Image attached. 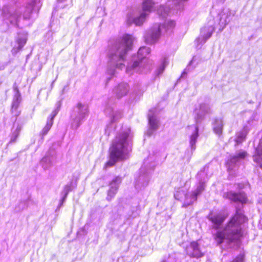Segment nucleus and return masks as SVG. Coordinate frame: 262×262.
<instances>
[{"mask_svg": "<svg viewBox=\"0 0 262 262\" xmlns=\"http://www.w3.org/2000/svg\"><path fill=\"white\" fill-rule=\"evenodd\" d=\"M134 37L128 34L117 40L113 45L109 52V61L107 70L110 75H114L116 70H122L124 67L123 63L125 54L131 49Z\"/></svg>", "mask_w": 262, "mask_h": 262, "instance_id": "f257e3e1", "label": "nucleus"}, {"mask_svg": "<svg viewBox=\"0 0 262 262\" xmlns=\"http://www.w3.org/2000/svg\"><path fill=\"white\" fill-rule=\"evenodd\" d=\"M132 138L129 128H125L116 136L110 148V160L106 163V167L113 166L118 161L127 158L132 149Z\"/></svg>", "mask_w": 262, "mask_h": 262, "instance_id": "f03ea898", "label": "nucleus"}, {"mask_svg": "<svg viewBox=\"0 0 262 262\" xmlns=\"http://www.w3.org/2000/svg\"><path fill=\"white\" fill-rule=\"evenodd\" d=\"M246 221L247 218L242 211L237 210L236 214L229 222L225 228L216 233L215 240L217 244H229L238 241L242 235L241 225Z\"/></svg>", "mask_w": 262, "mask_h": 262, "instance_id": "7ed1b4c3", "label": "nucleus"}, {"mask_svg": "<svg viewBox=\"0 0 262 262\" xmlns=\"http://www.w3.org/2000/svg\"><path fill=\"white\" fill-rule=\"evenodd\" d=\"M41 6L40 0H33L28 3L26 6L17 9L8 6H4L2 14L6 20L12 25L19 27L21 20V15L24 20L31 18L33 11H38Z\"/></svg>", "mask_w": 262, "mask_h": 262, "instance_id": "20e7f679", "label": "nucleus"}, {"mask_svg": "<svg viewBox=\"0 0 262 262\" xmlns=\"http://www.w3.org/2000/svg\"><path fill=\"white\" fill-rule=\"evenodd\" d=\"M155 5L153 0H143L141 10L132 9L126 15V23L130 25L133 24L141 26L145 21L146 18L152 11Z\"/></svg>", "mask_w": 262, "mask_h": 262, "instance_id": "39448f33", "label": "nucleus"}, {"mask_svg": "<svg viewBox=\"0 0 262 262\" xmlns=\"http://www.w3.org/2000/svg\"><path fill=\"white\" fill-rule=\"evenodd\" d=\"M208 167H205L201 170L197 175L198 179L200 182L196 186V188L191 192L186 193L185 196L182 201V207L186 208L189 206L192 205L197 200V197L205 189V178L206 177V170H208Z\"/></svg>", "mask_w": 262, "mask_h": 262, "instance_id": "423d86ee", "label": "nucleus"}, {"mask_svg": "<svg viewBox=\"0 0 262 262\" xmlns=\"http://www.w3.org/2000/svg\"><path fill=\"white\" fill-rule=\"evenodd\" d=\"M150 52V50L148 47H141L138 52V57L140 62L135 61L133 63L128 65L126 69V73L129 75H132L134 72H144V70L146 68L144 67V63L146 61L145 58Z\"/></svg>", "mask_w": 262, "mask_h": 262, "instance_id": "0eeeda50", "label": "nucleus"}, {"mask_svg": "<svg viewBox=\"0 0 262 262\" xmlns=\"http://www.w3.org/2000/svg\"><path fill=\"white\" fill-rule=\"evenodd\" d=\"M176 23L173 20H167L162 26L155 24L145 35V41L148 43H153L159 38L163 29L166 31L173 28Z\"/></svg>", "mask_w": 262, "mask_h": 262, "instance_id": "6e6552de", "label": "nucleus"}, {"mask_svg": "<svg viewBox=\"0 0 262 262\" xmlns=\"http://www.w3.org/2000/svg\"><path fill=\"white\" fill-rule=\"evenodd\" d=\"M89 109L87 105L78 103L74 108L71 115V126L73 129H77L83 120L88 116Z\"/></svg>", "mask_w": 262, "mask_h": 262, "instance_id": "1a4fd4ad", "label": "nucleus"}, {"mask_svg": "<svg viewBox=\"0 0 262 262\" xmlns=\"http://www.w3.org/2000/svg\"><path fill=\"white\" fill-rule=\"evenodd\" d=\"M148 160H145L143 165L140 169V172L142 173L139 178L138 185L141 184L144 187L147 185L149 181V170L153 169L155 167L154 163L149 164Z\"/></svg>", "mask_w": 262, "mask_h": 262, "instance_id": "9d476101", "label": "nucleus"}, {"mask_svg": "<svg viewBox=\"0 0 262 262\" xmlns=\"http://www.w3.org/2000/svg\"><path fill=\"white\" fill-rule=\"evenodd\" d=\"M211 112L209 105L206 103L200 104L196 107L194 111V119L196 123H201L205 118V116Z\"/></svg>", "mask_w": 262, "mask_h": 262, "instance_id": "9b49d317", "label": "nucleus"}, {"mask_svg": "<svg viewBox=\"0 0 262 262\" xmlns=\"http://www.w3.org/2000/svg\"><path fill=\"white\" fill-rule=\"evenodd\" d=\"M248 156L247 152L243 150L237 151L235 154L230 158V159L227 162V167L228 171L231 173L236 167V163L243 159H245Z\"/></svg>", "mask_w": 262, "mask_h": 262, "instance_id": "f8f14e48", "label": "nucleus"}, {"mask_svg": "<svg viewBox=\"0 0 262 262\" xmlns=\"http://www.w3.org/2000/svg\"><path fill=\"white\" fill-rule=\"evenodd\" d=\"M186 254L190 257L200 258L204 255L197 242H192L186 248Z\"/></svg>", "mask_w": 262, "mask_h": 262, "instance_id": "ddd939ff", "label": "nucleus"}, {"mask_svg": "<svg viewBox=\"0 0 262 262\" xmlns=\"http://www.w3.org/2000/svg\"><path fill=\"white\" fill-rule=\"evenodd\" d=\"M149 128L147 130L146 134L148 136H151L152 134L157 130L160 126L159 120L157 119L155 113L150 110L148 115Z\"/></svg>", "mask_w": 262, "mask_h": 262, "instance_id": "4468645a", "label": "nucleus"}, {"mask_svg": "<svg viewBox=\"0 0 262 262\" xmlns=\"http://www.w3.org/2000/svg\"><path fill=\"white\" fill-rule=\"evenodd\" d=\"M110 118L111 122L107 125L105 128V133L107 134L108 135H109L112 131L115 130L116 128V122L121 118V114L118 111L112 110L110 114Z\"/></svg>", "mask_w": 262, "mask_h": 262, "instance_id": "2eb2a0df", "label": "nucleus"}, {"mask_svg": "<svg viewBox=\"0 0 262 262\" xmlns=\"http://www.w3.org/2000/svg\"><path fill=\"white\" fill-rule=\"evenodd\" d=\"M121 183V178L120 177L115 178L110 184V189L107 192V196L106 199L110 201L114 197L116 194L119 185Z\"/></svg>", "mask_w": 262, "mask_h": 262, "instance_id": "dca6fc26", "label": "nucleus"}, {"mask_svg": "<svg viewBox=\"0 0 262 262\" xmlns=\"http://www.w3.org/2000/svg\"><path fill=\"white\" fill-rule=\"evenodd\" d=\"M214 31V28L212 26L204 27L201 31V36L197 39V41L200 43H205L211 37Z\"/></svg>", "mask_w": 262, "mask_h": 262, "instance_id": "f3484780", "label": "nucleus"}, {"mask_svg": "<svg viewBox=\"0 0 262 262\" xmlns=\"http://www.w3.org/2000/svg\"><path fill=\"white\" fill-rule=\"evenodd\" d=\"M188 128L192 131L190 136L189 144L192 150H194L195 149V143L199 136V127L195 125L189 126Z\"/></svg>", "mask_w": 262, "mask_h": 262, "instance_id": "a211bd4d", "label": "nucleus"}, {"mask_svg": "<svg viewBox=\"0 0 262 262\" xmlns=\"http://www.w3.org/2000/svg\"><path fill=\"white\" fill-rule=\"evenodd\" d=\"M129 90V87L126 83L119 84L114 90V93L118 98H121L126 95Z\"/></svg>", "mask_w": 262, "mask_h": 262, "instance_id": "6ab92c4d", "label": "nucleus"}, {"mask_svg": "<svg viewBox=\"0 0 262 262\" xmlns=\"http://www.w3.org/2000/svg\"><path fill=\"white\" fill-rule=\"evenodd\" d=\"M228 198L235 202H240L242 204L246 203L247 198L244 193H236L233 192H229L227 194Z\"/></svg>", "mask_w": 262, "mask_h": 262, "instance_id": "aec40b11", "label": "nucleus"}, {"mask_svg": "<svg viewBox=\"0 0 262 262\" xmlns=\"http://www.w3.org/2000/svg\"><path fill=\"white\" fill-rule=\"evenodd\" d=\"M60 105V102H58L57 107L51 114V118L50 119H48L46 125L42 129L41 132V134L42 135H46L48 133L49 130L50 129L53 124V120L54 117L57 115L59 111Z\"/></svg>", "mask_w": 262, "mask_h": 262, "instance_id": "412c9836", "label": "nucleus"}, {"mask_svg": "<svg viewBox=\"0 0 262 262\" xmlns=\"http://www.w3.org/2000/svg\"><path fill=\"white\" fill-rule=\"evenodd\" d=\"M253 161L260 168H262V137L259 145L256 149L255 154L253 155Z\"/></svg>", "mask_w": 262, "mask_h": 262, "instance_id": "4be33fe9", "label": "nucleus"}, {"mask_svg": "<svg viewBox=\"0 0 262 262\" xmlns=\"http://www.w3.org/2000/svg\"><path fill=\"white\" fill-rule=\"evenodd\" d=\"M13 90L15 91V94L14 95V98L13 99V102L12 104V110H16L18 107L20 101H21V96L19 92L18 88L16 83L13 84Z\"/></svg>", "mask_w": 262, "mask_h": 262, "instance_id": "5701e85b", "label": "nucleus"}, {"mask_svg": "<svg viewBox=\"0 0 262 262\" xmlns=\"http://www.w3.org/2000/svg\"><path fill=\"white\" fill-rule=\"evenodd\" d=\"M187 191L188 188L185 187L176 188L174 193V197L176 200L182 202Z\"/></svg>", "mask_w": 262, "mask_h": 262, "instance_id": "b1692460", "label": "nucleus"}, {"mask_svg": "<svg viewBox=\"0 0 262 262\" xmlns=\"http://www.w3.org/2000/svg\"><path fill=\"white\" fill-rule=\"evenodd\" d=\"M209 219L213 223V227L216 229L219 228L225 219L221 214L211 215Z\"/></svg>", "mask_w": 262, "mask_h": 262, "instance_id": "393cba45", "label": "nucleus"}, {"mask_svg": "<svg viewBox=\"0 0 262 262\" xmlns=\"http://www.w3.org/2000/svg\"><path fill=\"white\" fill-rule=\"evenodd\" d=\"M247 134L248 130L245 128H244L242 131L237 133L236 138L235 139V141L236 142L235 145L241 144L245 140Z\"/></svg>", "mask_w": 262, "mask_h": 262, "instance_id": "a878e982", "label": "nucleus"}, {"mask_svg": "<svg viewBox=\"0 0 262 262\" xmlns=\"http://www.w3.org/2000/svg\"><path fill=\"white\" fill-rule=\"evenodd\" d=\"M223 126V122L222 119H216L213 124V130L218 135H220L222 133Z\"/></svg>", "mask_w": 262, "mask_h": 262, "instance_id": "bb28decb", "label": "nucleus"}, {"mask_svg": "<svg viewBox=\"0 0 262 262\" xmlns=\"http://www.w3.org/2000/svg\"><path fill=\"white\" fill-rule=\"evenodd\" d=\"M72 190V184H69L66 185L62 190V192L61 193V194L62 195V199L61 200V205L63 203V202L66 200L67 196L69 193V192L71 191Z\"/></svg>", "mask_w": 262, "mask_h": 262, "instance_id": "cd10ccee", "label": "nucleus"}, {"mask_svg": "<svg viewBox=\"0 0 262 262\" xmlns=\"http://www.w3.org/2000/svg\"><path fill=\"white\" fill-rule=\"evenodd\" d=\"M21 129V126L19 124H17L15 130L13 132L11 136L10 143L14 142L19 135V133Z\"/></svg>", "mask_w": 262, "mask_h": 262, "instance_id": "c85d7f7f", "label": "nucleus"}, {"mask_svg": "<svg viewBox=\"0 0 262 262\" xmlns=\"http://www.w3.org/2000/svg\"><path fill=\"white\" fill-rule=\"evenodd\" d=\"M40 163L45 169H48L52 165V161L50 157H45L42 159Z\"/></svg>", "mask_w": 262, "mask_h": 262, "instance_id": "c756f323", "label": "nucleus"}, {"mask_svg": "<svg viewBox=\"0 0 262 262\" xmlns=\"http://www.w3.org/2000/svg\"><path fill=\"white\" fill-rule=\"evenodd\" d=\"M157 12L159 15L165 17L168 14V13H171V11H170L169 9L167 7L164 6H160V8L157 10Z\"/></svg>", "mask_w": 262, "mask_h": 262, "instance_id": "7c9ffc66", "label": "nucleus"}, {"mask_svg": "<svg viewBox=\"0 0 262 262\" xmlns=\"http://www.w3.org/2000/svg\"><path fill=\"white\" fill-rule=\"evenodd\" d=\"M178 10H183L184 7V3L188 0H173Z\"/></svg>", "mask_w": 262, "mask_h": 262, "instance_id": "2f4dec72", "label": "nucleus"}, {"mask_svg": "<svg viewBox=\"0 0 262 262\" xmlns=\"http://www.w3.org/2000/svg\"><path fill=\"white\" fill-rule=\"evenodd\" d=\"M26 38L24 37L22 38H18L16 42L18 45V48L19 50L21 49L26 43Z\"/></svg>", "mask_w": 262, "mask_h": 262, "instance_id": "473e14b6", "label": "nucleus"}, {"mask_svg": "<svg viewBox=\"0 0 262 262\" xmlns=\"http://www.w3.org/2000/svg\"><path fill=\"white\" fill-rule=\"evenodd\" d=\"M166 66V61H164L163 63L157 70L156 74L158 76L160 75L164 71Z\"/></svg>", "mask_w": 262, "mask_h": 262, "instance_id": "72a5a7b5", "label": "nucleus"}, {"mask_svg": "<svg viewBox=\"0 0 262 262\" xmlns=\"http://www.w3.org/2000/svg\"><path fill=\"white\" fill-rule=\"evenodd\" d=\"M244 255L241 254L235 258L231 262H244Z\"/></svg>", "mask_w": 262, "mask_h": 262, "instance_id": "f704fd0d", "label": "nucleus"}, {"mask_svg": "<svg viewBox=\"0 0 262 262\" xmlns=\"http://www.w3.org/2000/svg\"><path fill=\"white\" fill-rule=\"evenodd\" d=\"M228 19V18H226L225 20V23H224V26H226L227 25V24L228 23V22L229 21V20H227Z\"/></svg>", "mask_w": 262, "mask_h": 262, "instance_id": "c9c22d12", "label": "nucleus"}, {"mask_svg": "<svg viewBox=\"0 0 262 262\" xmlns=\"http://www.w3.org/2000/svg\"><path fill=\"white\" fill-rule=\"evenodd\" d=\"M4 68H5L4 66V65H1V64H0V71H1V70H4Z\"/></svg>", "mask_w": 262, "mask_h": 262, "instance_id": "e433bc0d", "label": "nucleus"}, {"mask_svg": "<svg viewBox=\"0 0 262 262\" xmlns=\"http://www.w3.org/2000/svg\"><path fill=\"white\" fill-rule=\"evenodd\" d=\"M185 74H186V72H184L182 74L181 76H182V77H184V75H185Z\"/></svg>", "mask_w": 262, "mask_h": 262, "instance_id": "4c0bfd02", "label": "nucleus"}, {"mask_svg": "<svg viewBox=\"0 0 262 262\" xmlns=\"http://www.w3.org/2000/svg\"><path fill=\"white\" fill-rule=\"evenodd\" d=\"M55 81H53L52 83L51 86L52 87L53 86V84Z\"/></svg>", "mask_w": 262, "mask_h": 262, "instance_id": "58836bf2", "label": "nucleus"}, {"mask_svg": "<svg viewBox=\"0 0 262 262\" xmlns=\"http://www.w3.org/2000/svg\"><path fill=\"white\" fill-rule=\"evenodd\" d=\"M58 1H59V2H63V1H64L65 0H58Z\"/></svg>", "mask_w": 262, "mask_h": 262, "instance_id": "ea45409f", "label": "nucleus"}, {"mask_svg": "<svg viewBox=\"0 0 262 262\" xmlns=\"http://www.w3.org/2000/svg\"><path fill=\"white\" fill-rule=\"evenodd\" d=\"M225 0H221V1L224 2Z\"/></svg>", "mask_w": 262, "mask_h": 262, "instance_id": "a19ab883", "label": "nucleus"}]
</instances>
